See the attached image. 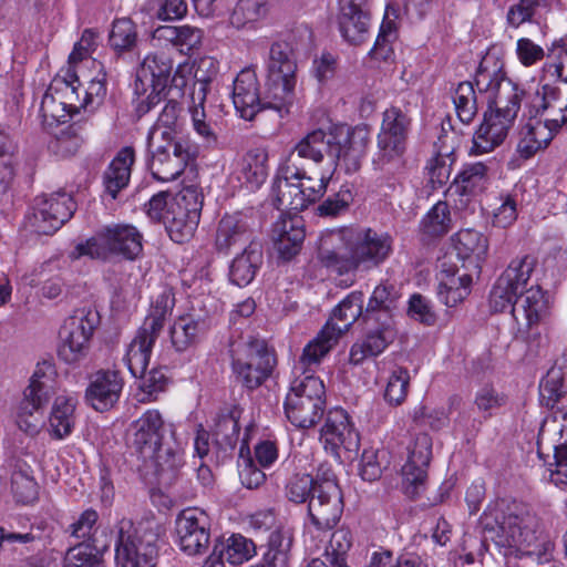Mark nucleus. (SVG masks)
<instances>
[{
    "instance_id": "nucleus-24",
    "label": "nucleus",
    "mask_w": 567,
    "mask_h": 567,
    "mask_svg": "<svg viewBox=\"0 0 567 567\" xmlns=\"http://www.w3.org/2000/svg\"><path fill=\"white\" fill-rule=\"evenodd\" d=\"M123 385L120 372L99 370L90 375L84 400L95 411H109L118 402Z\"/></svg>"
},
{
    "instance_id": "nucleus-27",
    "label": "nucleus",
    "mask_w": 567,
    "mask_h": 567,
    "mask_svg": "<svg viewBox=\"0 0 567 567\" xmlns=\"http://www.w3.org/2000/svg\"><path fill=\"white\" fill-rule=\"evenodd\" d=\"M257 241L249 218L241 213L225 215L218 224L215 245L219 251L228 252L235 246H247Z\"/></svg>"
},
{
    "instance_id": "nucleus-25",
    "label": "nucleus",
    "mask_w": 567,
    "mask_h": 567,
    "mask_svg": "<svg viewBox=\"0 0 567 567\" xmlns=\"http://www.w3.org/2000/svg\"><path fill=\"white\" fill-rule=\"evenodd\" d=\"M233 103L240 117L247 121H251L261 111L258 80L252 70L240 71L234 80Z\"/></svg>"
},
{
    "instance_id": "nucleus-14",
    "label": "nucleus",
    "mask_w": 567,
    "mask_h": 567,
    "mask_svg": "<svg viewBox=\"0 0 567 567\" xmlns=\"http://www.w3.org/2000/svg\"><path fill=\"white\" fill-rule=\"evenodd\" d=\"M74 210L75 203L69 194L39 196L25 216V227L39 235H51L72 217Z\"/></svg>"
},
{
    "instance_id": "nucleus-58",
    "label": "nucleus",
    "mask_w": 567,
    "mask_h": 567,
    "mask_svg": "<svg viewBox=\"0 0 567 567\" xmlns=\"http://www.w3.org/2000/svg\"><path fill=\"white\" fill-rule=\"evenodd\" d=\"M40 114L45 126H53L66 122L70 111L66 103L58 100L51 92L47 91L41 100Z\"/></svg>"
},
{
    "instance_id": "nucleus-54",
    "label": "nucleus",
    "mask_w": 567,
    "mask_h": 567,
    "mask_svg": "<svg viewBox=\"0 0 567 567\" xmlns=\"http://www.w3.org/2000/svg\"><path fill=\"white\" fill-rule=\"evenodd\" d=\"M456 115L464 124H470L477 114V99L471 82H461L453 95Z\"/></svg>"
},
{
    "instance_id": "nucleus-53",
    "label": "nucleus",
    "mask_w": 567,
    "mask_h": 567,
    "mask_svg": "<svg viewBox=\"0 0 567 567\" xmlns=\"http://www.w3.org/2000/svg\"><path fill=\"white\" fill-rule=\"evenodd\" d=\"M453 148L437 147L435 155L429 161L426 171L429 181L433 188L442 187L446 184L451 175V167L454 162L452 158Z\"/></svg>"
},
{
    "instance_id": "nucleus-40",
    "label": "nucleus",
    "mask_w": 567,
    "mask_h": 567,
    "mask_svg": "<svg viewBox=\"0 0 567 567\" xmlns=\"http://www.w3.org/2000/svg\"><path fill=\"white\" fill-rule=\"evenodd\" d=\"M296 76L278 79L267 74L266 87L261 94V110L272 109L278 112H287L295 96Z\"/></svg>"
},
{
    "instance_id": "nucleus-7",
    "label": "nucleus",
    "mask_w": 567,
    "mask_h": 567,
    "mask_svg": "<svg viewBox=\"0 0 567 567\" xmlns=\"http://www.w3.org/2000/svg\"><path fill=\"white\" fill-rule=\"evenodd\" d=\"M284 406L287 419L296 427H312L324 413L323 382L313 374L301 373L291 382Z\"/></svg>"
},
{
    "instance_id": "nucleus-61",
    "label": "nucleus",
    "mask_w": 567,
    "mask_h": 567,
    "mask_svg": "<svg viewBox=\"0 0 567 567\" xmlns=\"http://www.w3.org/2000/svg\"><path fill=\"white\" fill-rule=\"evenodd\" d=\"M63 564L64 567H94L99 564V554L91 543L82 542L69 548Z\"/></svg>"
},
{
    "instance_id": "nucleus-63",
    "label": "nucleus",
    "mask_w": 567,
    "mask_h": 567,
    "mask_svg": "<svg viewBox=\"0 0 567 567\" xmlns=\"http://www.w3.org/2000/svg\"><path fill=\"white\" fill-rule=\"evenodd\" d=\"M11 489L19 503L30 504L38 498V483L24 472L18 471L12 474Z\"/></svg>"
},
{
    "instance_id": "nucleus-39",
    "label": "nucleus",
    "mask_w": 567,
    "mask_h": 567,
    "mask_svg": "<svg viewBox=\"0 0 567 567\" xmlns=\"http://www.w3.org/2000/svg\"><path fill=\"white\" fill-rule=\"evenodd\" d=\"M400 295L391 284H380L372 291L364 310L363 320L385 321L383 316L388 317L391 323H394V310Z\"/></svg>"
},
{
    "instance_id": "nucleus-29",
    "label": "nucleus",
    "mask_w": 567,
    "mask_h": 567,
    "mask_svg": "<svg viewBox=\"0 0 567 567\" xmlns=\"http://www.w3.org/2000/svg\"><path fill=\"white\" fill-rule=\"evenodd\" d=\"M142 457L153 461L155 473L163 483H171L185 464L184 449L175 435L158 445L154 453Z\"/></svg>"
},
{
    "instance_id": "nucleus-60",
    "label": "nucleus",
    "mask_w": 567,
    "mask_h": 567,
    "mask_svg": "<svg viewBox=\"0 0 567 567\" xmlns=\"http://www.w3.org/2000/svg\"><path fill=\"white\" fill-rule=\"evenodd\" d=\"M16 153L17 144L12 137L4 131H0V183L3 184V188L13 178Z\"/></svg>"
},
{
    "instance_id": "nucleus-37",
    "label": "nucleus",
    "mask_w": 567,
    "mask_h": 567,
    "mask_svg": "<svg viewBox=\"0 0 567 567\" xmlns=\"http://www.w3.org/2000/svg\"><path fill=\"white\" fill-rule=\"evenodd\" d=\"M54 374L52 363L48 361L38 363L22 400L30 401L33 405L43 409L54 395Z\"/></svg>"
},
{
    "instance_id": "nucleus-45",
    "label": "nucleus",
    "mask_w": 567,
    "mask_h": 567,
    "mask_svg": "<svg viewBox=\"0 0 567 567\" xmlns=\"http://www.w3.org/2000/svg\"><path fill=\"white\" fill-rule=\"evenodd\" d=\"M75 400L71 396H58L50 414L49 432L52 437L62 440L69 436L75 425Z\"/></svg>"
},
{
    "instance_id": "nucleus-12",
    "label": "nucleus",
    "mask_w": 567,
    "mask_h": 567,
    "mask_svg": "<svg viewBox=\"0 0 567 567\" xmlns=\"http://www.w3.org/2000/svg\"><path fill=\"white\" fill-rule=\"evenodd\" d=\"M536 264V258L530 255L517 257L509 262L489 292L488 305L493 312L513 308L517 293L528 285Z\"/></svg>"
},
{
    "instance_id": "nucleus-48",
    "label": "nucleus",
    "mask_w": 567,
    "mask_h": 567,
    "mask_svg": "<svg viewBox=\"0 0 567 567\" xmlns=\"http://www.w3.org/2000/svg\"><path fill=\"white\" fill-rule=\"evenodd\" d=\"M269 12L268 0H238L230 16V23L237 29L255 24Z\"/></svg>"
},
{
    "instance_id": "nucleus-51",
    "label": "nucleus",
    "mask_w": 567,
    "mask_h": 567,
    "mask_svg": "<svg viewBox=\"0 0 567 567\" xmlns=\"http://www.w3.org/2000/svg\"><path fill=\"white\" fill-rule=\"evenodd\" d=\"M219 546L221 556L231 565H241L256 555V546L252 540L241 536L231 535L226 543L215 544Z\"/></svg>"
},
{
    "instance_id": "nucleus-56",
    "label": "nucleus",
    "mask_w": 567,
    "mask_h": 567,
    "mask_svg": "<svg viewBox=\"0 0 567 567\" xmlns=\"http://www.w3.org/2000/svg\"><path fill=\"white\" fill-rule=\"evenodd\" d=\"M450 226V210L445 202H437L421 221L423 233L432 237L446 234Z\"/></svg>"
},
{
    "instance_id": "nucleus-18",
    "label": "nucleus",
    "mask_w": 567,
    "mask_h": 567,
    "mask_svg": "<svg viewBox=\"0 0 567 567\" xmlns=\"http://www.w3.org/2000/svg\"><path fill=\"white\" fill-rule=\"evenodd\" d=\"M342 512V494L337 483L327 480L324 484L315 487V493L309 498L308 513L318 529H332L340 520Z\"/></svg>"
},
{
    "instance_id": "nucleus-43",
    "label": "nucleus",
    "mask_w": 567,
    "mask_h": 567,
    "mask_svg": "<svg viewBox=\"0 0 567 567\" xmlns=\"http://www.w3.org/2000/svg\"><path fill=\"white\" fill-rule=\"evenodd\" d=\"M489 167L484 162L465 164L454 179L456 192L463 196H475L488 185Z\"/></svg>"
},
{
    "instance_id": "nucleus-46",
    "label": "nucleus",
    "mask_w": 567,
    "mask_h": 567,
    "mask_svg": "<svg viewBox=\"0 0 567 567\" xmlns=\"http://www.w3.org/2000/svg\"><path fill=\"white\" fill-rule=\"evenodd\" d=\"M183 106L174 99L167 101L161 111L157 121L147 136L148 145H154V140L159 135L162 140H175L179 136L177 131L181 126V114Z\"/></svg>"
},
{
    "instance_id": "nucleus-36",
    "label": "nucleus",
    "mask_w": 567,
    "mask_h": 567,
    "mask_svg": "<svg viewBox=\"0 0 567 567\" xmlns=\"http://www.w3.org/2000/svg\"><path fill=\"white\" fill-rule=\"evenodd\" d=\"M262 264V246L260 241H250L244 250L237 255L229 267V279L238 286L245 287L252 281L257 270Z\"/></svg>"
},
{
    "instance_id": "nucleus-4",
    "label": "nucleus",
    "mask_w": 567,
    "mask_h": 567,
    "mask_svg": "<svg viewBox=\"0 0 567 567\" xmlns=\"http://www.w3.org/2000/svg\"><path fill=\"white\" fill-rule=\"evenodd\" d=\"M484 539L504 548V555L513 551L534 557L538 564L551 560L554 543L542 537L538 522L529 513H505L498 505L488 506L481 516Z\"/></svg>"
},
{
    "instance_id": "nucleus-10",
    "label": "nucleus",
    "mask_w": 567,
    "mask_h": 567,
    "mask_svg": "<svg viewBox=\"0 0 567 567\" xmlns=\"http://www.w3.org/2000/svg\"><path fill=\"white\" fill-rule=\"evenodd\" d=\"M99 323V312L87 307L76 309L68 317L59 332V359L66 364L83 361L89 353L91 338Z\"/></svg>"
},
{
    "instance_id": "nucleus-17",
    "label": "nucleus",
    "mask_w": 567,
    "mask_h": 567,
    "mask_svg": "<svg viewBox=\"0 0 567 567\" xmlns=\"http://www.w3.org/2000/svg\"><path fill=\"white\" fill-rule=\"evenodd\" d=\"M408 460L402 466V485L404 493L415 497L424 487L426 468L432 457V439L426 433L415 434L406 446Z\"/></svg>"
},
{
    "instance_id": "nucleus-11",
    "label": "nucleus",
    "mask_w": 567,
    "mask_h": 567,
    "mask_svg": "<svg viewBox=\"0 0 567 567\" xmlns=\"http://www.w3.org/2000/svg\"><path fill=\"white\" fill-rule=\"evenodd\" d=\"M163 141L164 144L148 145L152 153L148 168L154 179L167 183L178 178L196 161L199 146L188 136Z\"/></svg>"
},
{
    "instance_id": "nucleus-49",
    "label": "nucleus",
    "mask_w": 567,
    "mask_h": 567,
    "mask_svg": "<svg viewBox=\"0 0 567 567\" xmlns=\"http://www.w3.org/2000/svg\"><path fill=\"white\" fill-rule=\"evenodd\" d=\"M214 445L221 452L233 451L238 442L239 425L233 414H220L213 429Z\"/></svg>"
},
{
    "instance_id": "nucleus-55",
    "label": "nucleus",
    "mask_w": 567,
    "mask_h": 567,
    "mask_svg": "<svg viewBox=\"0 0 567 567\" xmlns=\"http://www.w3.org/2000/svg\"><path fill=\"white\" fill-rule=\"evenodd\" d=\"M174 307V292L169 288H164L152 303L151 312L145 319L143 326L161 333L164 328V321L166 317L171 315Z\"/></svg>"
},
{
    "instance_id": "nucleus-30",
    "label": "nucleus",
    "mask_w": 567,
    "mask_h": 567,
    "mask_svg": "<svg viewBox=\"0 0 567 567\" xmlns=\"http://www.w3.org/2000/svg\"><path fill=\"white\" fill-rule=\"evenodd\" d=\"M193 106L190 107L192 125L195 133L202 140L206 148H217L219 145V126L213 118L212 110L205 106L207 97L200 91L192 93Z\"/></svg>"
},
{
    "instance_id": "nucleus-20",
    "label": "nucleus",
    "mask_w": 567,
    "mask_h": 567,
    "mask_svg": "<svg viewBox=\"0 0 567 567\" xmlns=\"http://www.w3.org/2000/svg\"><path fill=\"white\" fill-rule=\"evenodd\" d=\"M337 22L348 43L359 45L365 42L371 24L368 0H339Z\"/></svg>"
},
{
    "instance_id": "nucleus-42",
    "label": "nucleus",
    "mask_w": 567,
    "mask_h": 567,
    "mask_svg": "<svg viewBox=\"0 0 567 567\" xmlns=\"http://www.w3.org/2000/svg\"><path fill=\"white\" fill-rule=\"evenodd\" d=\"M455 249L461 259L471 260L474 262V267L478 269L481 262L486 258L488 240L484 234L475 229H461L456 234Z\"/></svg>"
},
{
    "instance_id": "nucleus-47",
    "label": "nucleus",
    "mask_w": 567,
    "mask_h": 567,
    "mask_svg": "<svg viewBox=\"0 0 567 567\" xmlns=\"http://www.w3.org/2000/svg\"><path fill=\"white\" fill-rule=\"evenodd\" d=\"M199 218L185 213L176 206H169L164 225L172 240L182 244L195 233Z\"/></svg>"
},
{
    "instance_id": "nucleus-22",
    "label": "nucleus",
    "mask_w": 567,
    "mask_h": 567,
    "mask_svg": "<svg viewBox=\"0 0 567 567\" xmlns=\"http://www.w3.org/2000/svg\"><path fill=\"white\" fill-rule=\"evenodd\" d=\"M532 116L546 114L547 123L553 128H560L567 123V83L543 84L530 102Z\"/></svg>"
},
{
    "instance_id": "nucleus-15",
    "label": "nucleus",
    "mask_w": 567,
    "mask_h": 567,
    "mask_svg": "<svg viewBox=\"0 0 567 567\" xmlns=\"http://www.w3.org/2000/svg\"><path fill=\"white\" fill-rule=\"evenodd\" d=\"M311 42L312 32L306 25L296 28L285 40L274 42L269 49L267 74L275 79L296 76L297 54L307 51Z\"/></svg>"
},
{
    "instance_id": "nucleus-9",
    "label": "nucleus",
    "mask_w": 567,
    "mask_h": 567,
    "mask_svg": "<svg viewBox=\"0 0 567 567\" xmlns=\"http://www.w3.org/2000/svg\"><path fill=\"white\" fill-rule=\"evenodd\" d=\"M410 126L411 118L400 107L391 106L383 112L378 151L372 159L375 171L394 174L402 166Z\"/></svg>"
},
{
    "instance_id": "nucleus-33",
    "label": "nucleus",
    "mask_w": 567,
    "mask_h": 567,
    "mask_svg": "<svg viewBox=\"0 0 567 567\" xmlns=\"http://www.w3.org/2000/svg\"><path fill=\"white\" fill-rule=\"evenodd\" d=\"M440 267L443 277L437 287L439 299L447 307H455L470 295L472 277L466 272L456 276L458 269L447 267L446 261H442Z\"/></svg>"
},
{
    "instance_id": "nucleus-44",
    "label": "nucleus",
    "mask_w": 567,
    "mask_h": 567,
    "mask_svg": "<svg viewBox=\"0 0 567 567\" xmlns=\"http://www.w3.org/2000/svg\"><path fill=\"white\" fill-rule=\"evenodd\" d=\"M363 293L354 291L332 310V315L327 322H331L333 330L338 332V337H341L360 317L363 318Z\"/></svg>"
},
{
    "instance_id": "nucleus-13",
    "label": "nucleus",
    "mask_w": 567,
    "mask_h": 567,
    "mask_svg": "<svg viewBox=\"0 0 567 567\" xmlns=\"http://www.w3.org/2000/svg\"><path fill=\"white\" fill-rule=\"evenodd\" d=\"M549 313V302L545 291L538 286L525 287L517 293L512 308L513 333L516 339L528 341L536 337V328Z\"/></svg>"
},
{
    "instance_id": "nucleus-52",
    "label": "nucleus",
    "mask_w": 567,
    "mask_h": 567,
    "mask_svg": "<svg viewBox=\"0 0 567 567\" xmlns=\"http://www.w3.org/2000/svg\"><path fill=\"white\" fill-rule=\"evenodd\" d=\"M399 18V8L393 3H388L385 14L380 28V33L375 40L374 47L369 54L374 59L386 60L392 52L388 37L396 29L395 20Z\"/></svg>"
},
{
    "instance_id": "nucleus-59",
    "label": "nucleus",
    "mask_w": 567,
    "mask_h": 567,
    "mask_svg": "<svg viewBox=\"0 0 567 567\" xmlns=\"http://www.w3.org/2000/svg\"><path fill=\"white\" fill-rule=\"evenodd\" d=\"M506 402L507 396L489 384L480 388L474 398V405L485 417L492 416L493 413L504 406Z\"/></svg>"
},
{
    "instance_id": "nucleus-31",
    "label": "nucleus",
    "mask_w": 567,
    "mask_h": 567,
    "mask_svg": "<svg viewBox=\"0 0 567 567\" xmlns=\"http://www.w3.org/2000/svg\"><path fill=\"white\" fill-rule=\"evenodd\" d=\"M161 333L142 326L127 346L124 361L133 377L143 375L150 364L153 347Z\"/></svg>"
},
{
    "instance_id": "nucleus-21",
    "label": "nucleus",
    "mask_w": 567,
    "mask_h": 567,
    "mask_svg": "<svg viewBox=\"0 0 567 567\" xmlns=\"http://www.w3.org/2000/svg\"><path fill=\"white\" fill-rule=\"evenodd\" d=\"M385 321L363 320L365 334L350 349V362L360 364L369 358L378 357L393 342L396 336L395 324L383 316Z\"/></svg>"
},
{
    "instance_id": "nucleus-3",
    "label": "nucleus",
    "mask_w": 567,
    "mask_h": 567,
    "mask_svg": "<svg viewBox=\"0 0 567 567\" xmlns=\"http://www.w3.org/2000/svg\"><path fill=\"white\" fill-rule=\"evenodd\" d=\"M392 251L393 238L388 233L372 228H342L321 234L317 258L322 267L347 275L378 268Z\"/></svg>"
},
{
    "instance_id": "nucleus-35",
    "label": "nucleus",
    "mask_w": 567,
    "mask_h": 567,
    "mask_svg": "<svg viewBox=\"0 0 567 567\" xmlns=\"http://www.w3.org/2000/svg\"><path fill=\"white\" fill-rule=\"evenodd\" d=\"M339 338L338 332L332 328V323L327 322L317 337L303 348L302 354L295 365V372L300 371L301 373L311 374L310 368L321 362L337 344Z\"/></svg>"
},
{
    "instance_id": "nucleus-57",
    "label": "nucleus",
    "mask_w": 567,
    "mask_h": 567,
    "mask_svg": "<svg viewBox=\"0 0 567 567\" xmlns=\"http://www.w3.org/2000/svg\"><path fill=\"white\" fill-rule=\"evenodd\" d=\"M16 423L25 434L37 435L43 426V409L22 400L17 411Z\"/></svg>"
},
{
    "instance_id": "nucleus-64",
    "label": "nucleus",
    "mask_w": 567,
    "mask_h": 567,
    "mask_svg": "<svg viewBox=\"0 0 567 567\" xmlns=\"http://www.w3.org/2000/svg\"><path fill=\"white\" fill-rule=\"evenodd\" d=\"M548 58L555 59L556 62L544 65V76H557L560 82L567 83V44L560 42L553 43Z\"/></svg>"
},
{
    "instance_id": "nucleus-5",
    "label": "nucleus",
    "mask_w": 567,
    "mask_h": 567,
    "mask_svg": "<svg viewBox=\"0 0 567 567\" xmlns=\"http://www.w3.org/2000/svg\"><path fill=\"white\" fill-rule=\"evenodd\" d=\"M163 527L154 518L134 524L123 518L117 525L115 560L118 567H155Z\"/></svg>"
},
{
    "instance_id": "nucleus-38",
    "label": "nucleus",
    "mask_w": 567,
    "mask_h": 567,
    "mask_svg": "<svg viewBox=\"0 0 567 567\" xmlns=\"http://www.w3.org/2000/svg\"><path fill=\"white\" fill-rule=\"evenodd\" d=\"M236 177L254 190L259 188L268 176V154L260 148L250 150L238 162Z\"/></svg>"
},
{
    "instance_id": "nucleus-62",
    "label": "nucleus",
    "mask_w": 567,
    "mask_h": 567,
    "mask_svg": "<svg viewBox=\"0 0 567 567\" xmlns=\"http://www.w3.org/2000/svg\"><path fill=\"white\" fill-rule=\"evenodd\" d=\"M410 375L404 368L394 369L388 380L384 399L393 405L401 404L408 394Z\"/></svg>"
},
{
    "instance_id": "nucleus-26",
    "label": "nucleus",
    "mask_w": 567,
    "mask_h": 567,
    "mask_svg": "<svg viewBox=\"0 0 567 567\" xmlns=\"http://www.w3.org/2000/svg\"><path fill=\"white\" fill-rule=\"evenodd\" d=\"M172 70L173 61L166 54L153 53L146 55L136 72V92L145 93L150 87H153V91L165 90Z\"/></svg>"
},
{
    "instance_id": "nucleus-32",
    "label": "nucleus",
    "mask_w": 567,
    "mask_h": 567,
    "mask_svg": "<svg viewBox=\"0 0 567 567\" xmlns=\"http://www.w3.org/2000/svg\"><path fill=\"white\" fill-rule=\"evenodd\" d=\"M134 162L135 152L132 147L126 146L117 152L104 171L103 185L105 193L110 195L112 199H115L117 194L127 187Z\"/></svg>"
},
{
    "instance_id": "nucleus-23",
    "label": "nucleus",
    "mask_w": 567,
    "mask_h": 567,
    "mask_svg": "<svg viewBox=\"0 0 567 567\" xmlns=\"http://www.w3.org/2000/svg\"><path fill=\"white\" fill-rule=\"evenodd\" d=\"M320 437L324 449L330 450L333 454L340 447L349 452H357L360 446L359 433L343 409H333L328 412Z\"/></svg>"
},
{
    "instance_id": "nucleus-34",
    "label": "nucleus",
    "mask_w": 567,
    "mask_h": 567,
    "mask_svg": "<svg viewBox=\"0 0 567 567\" xmlns=\"http://www.w3.org/2000/svg\"><path fill=\"white\" fill-rule=\"evenodd\" d=\"M208 331V324L203 318L193 316L178 317L169 329L172 346L178 352L195 348Z\"/></svg>"
},
{
    "instance_id": "nucleus-41",
    "label": "nucleus",
    "mask_w": 567,
    "mask_h": 567,
    "mask_svg": "<svg viewBox=\"0 0 567 567\" xmlns=\"http://www.w3.org/2000/svg\"><path fill=\"white\" fill-rule=\"evenodd\" d=\"M559 128H553L550 123L529 121L520 132L517 152L524 158L534 156L539 150L546 147Z\"/></svg>"
},
{
    "instance_id": "nucleus-1",
    "label": "nucleus",
    "mask_w": 567,
    "mask_h": 567,
    "mask_svg": "<svg viewBox=\"0 0 567 567\" xmlns=\"http://www.w3.org/2000/svg\"><path fill=\"white\" fill-rule=\"evenodd\" d=\"M370 142L365 126L321 128L302 137L281 164L274 185L279 210L301 212L327 192L338 166L347 174L360 169Z\"/></svg>"
},
{
    "instance_id": "nucleus-2",
    "label": "nucleus",
    "mask_w": 567,
    "mask_h": 567,
    "mask_svg": "<svg viewBox=\"0 0 567 567\" xmlns=\"http://www.w3.org/2000/svg\"><path fill=\"white\" fill-rule=\"evenodd\" d=\"M503 68V61L491 51L482 58L477 68L475 84L480 92L488 94L489 107L495 106V111L484 114L483 122L473 135L471 155L487 154L498 147L520 107L523 91L506 76Z\"/></svg>"
},
{
    "instance_id": "nucleus-19",
    "label": "nucleus",
    "mask_w": 567,
    "mask_h": 567,
    "mask_svg": "<svg viewBox=\"0 0 567 567\" xmlns=\"http://www.w3.org/2000/svg\"><path fill=\"white\" fill-rule=\"evenodd\" d=\"M132 445L143 456L154 453L156 447L168 440L166 433L171 436L176 435L174 423L165 422L158 410L151 409L145 411L132 425Z\"/></svg>"
},
{
    "instance_id": "nucleus-28",
    "label": "nucleus",
    "mask_w": 567,
    "mask_h": 567,
    "mask_svg": "<svg viewBox=\"0 0 567 567\" xmlns=\"http://www.w3.org/2000/svg\"><path fill=\"white\" fill-rule=\"evenodd\" d=\"M305 236L303 220L299 216L282 217L272 228L275 248L285 260H290L300 251Z\"/></svg>"
},
{
    "instance_id": "nucleus-50",
    "label": "nucleus",
    "mask_w": 567,
    "mask_h": 567,
    "mask_svg": "<svg viewBox=\"0 0 567 567\" xmlns=\"http://www.w3.org/2000/svg\"><path fill=\"white\" fill-rule=\"evenodd\" d=\"M137 30L135 23L128 18L116 19L109 34L111 48L117 52H130L137 44Z\"/></svg>"
},
{
    "instance_id": "nucleus-16",
    "label": "nucleus",
    "mask_w": 567,
    "mask_h": 567,
    "mask_svg": "<svg viewBox=\"0 0 567 567\" xmlns=\"http://www.w3.org/2000/svg\"><path fill=\"white\" fill-rule=\"evenodd\" d=\"M175 532L182 551L189 556L200 555L210 540L209 517L199 508H185L176 517Z\"/></svg>"
},
{
    "instance_id": "nucleus-8",
    "label": "nucleus",
    "mask_w": 567,
    "mask_h": 567,
    "mask_svg": "<svg viewBox=\"0 0 567 567\" xmlns=\"http://www.w3.org/2000/svg\"><path fill=\"white\" fill-rule=\"evenodd\" d=\"M229 352L236 381L248 390L260 386L270 377L276 364L275 354L259 339L233 341Z\"/></svg>"
},
{
    "instance_id": "nucleus-6",
    "label": "nucleus",
    "mask_w": 567,
    "mask_h": 567,
    "mask_svg": "<svg viewBox=\"0 0 567 567\" xmlns=\"http://www.w3.org/2000/svg\"><path fill=\"white\" fill-rule=\"evenodd\" d=\"M143 251V235L128 224H115L101 228L84 243L75 245L69 257L73 260L87 256L91 259L107 260L122 257L134 260Z\"/></svg>"
}]
</instances>
